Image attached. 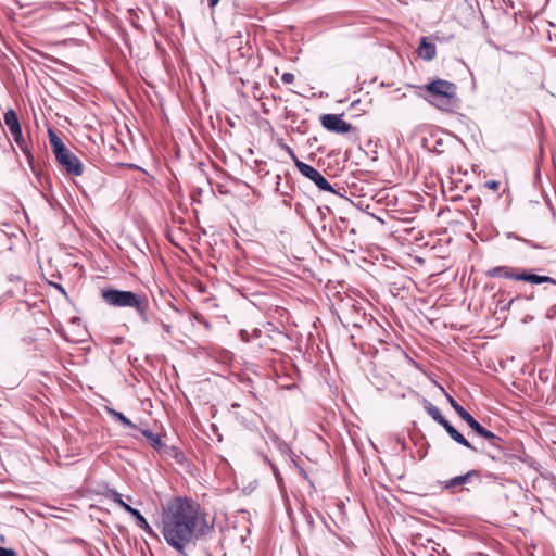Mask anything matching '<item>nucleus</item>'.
<instances>
[{"instance_id": "20", "label": "nucleus", "mask_w": 556, "mask_h": 556, "mask_svg": "<svg viewBox=\"0 0 556 556\" xmlns=\"http://www.w3.org/2000/svg\"><path fill=\"white\" fill-rule=\"evenodd\" d=\"M477 434H480L485 428L482 427L477 420L469 426Z\"/></svg>"}, {"instance_id": "23", "label": "nucleus", "mask_w": 556, "mask_h": 556, "mask_svg": "<svg viewBox=\"0 0 556 556\" xmlns=\"http://www.w3.org/2000/svg\"><path fill=\"white\" fill-rule=\"evenodd\" d=\"M475 420L476 419L469 414V416L466 417L464 421H466L468 426H471L475 422Z\"/></svg>"}, {"instance_id": "13", "label": "nucleus", "mask_w": 556, "mask_h": 556, "mask_svg": "<svg viewBox=\"0 0 556 556\" xmlns=\"http://www.w3.org/2000/svg\"><path fill=\"white\" fill-rule=\"evenodd\" d=\"M479 435L484 438L490 443V445L492 447H494L498 451H503L504 440L502 438L497 437L496 434L489 431L488 429H484Z\"/></svg>"}, {"instance_id": "1", "label": "nucleus", "mask_w": 556, "mask_h": 556, "mask_svg": "<svg viewBox=\"0 0 556 556\" xmlns=\"http://www.w3.org/2000/svg\"><path fill=\"white\" fill-rule=\"evenodd\" d=\"M157 528L168 546L189 556L188 551L212 533L214 521L197 500L179 495L162 506Z\"/></svg>"}, {"instance_id": "21", "label": "nucleus", "mask_w": 556, "mask_h": 556, "mask_svg": "<svg viewBox=\"0 0 556 556\" xmlns=\"http://www.w3.org/2000/svg\"><path fill=\"white\" fill-rule=\"evenodd\" d=\"M477 434H480L485 428L482 427L477 420L469 426Z\"/></svg>"}, {"instance_id": "27", "label": "nucleus", "mask_w": 556, "mask_h": 556, "mask_svg": "<svg viewBox=\"0 0 556 556\" xmlns=\"http://www.w3.org/2000/svg\"><path fill=\"white\" fill-rule=\"evenodd\" d=\"M447 401H448V403L451 404L452 407H454V405L457 404V402L454 400V397H452L450 395H447Z\"/></svg>"}, {"instance_id": "14", "label": "nucleus", "mask_w": 556, "mask_h": 556, "mask_svg": "<svg viewBox=\"0 0 556 556\" xmlns=\"http://www.w3.org/2000/svg\"><path fill=\"white\" fill-rule=\"evenodd\" d=\"M142 433L150 441L154 448H160L162 446V441L157 434H154L150 430H144Z\"/></svg>"}, {"instance_id": "24", "label": "nucleus", "mask_w": 556, "mask_h": 556, "mask_svg": "<svg viewBox=\"0 0 556 556\" xmlns=\"http://www.w3.org/2000/svg\"><path fill=\"white\" fill-rule=\"evenodd\" d=\"M53 286L55 287V289H58V291H60V292H61V293H63L64 295H66V294H67V293H66V291H65V289H64L61 285H59V283H54Z\"/></svg>"}, {"instance_id": "10", "label": "nucleus", "mask_w": 556, "mask_h": 556, "mask_svg": "<svg viewBox=\"0 0 556 556\" xmlns=\"http://www.w3.org/2000/svg\"><path fill=\"white\" fill-rule=\"evenodd\" d=\"M480 477V471L472 469L467 471L465 475L456 476L451 478L444 482H442V486L444 490H448L452 493H456L458 491L465 490L464 485L469 483L472 478Z\"/></svg>"}, {"instance_id": "25", "label": "nucleus", "mask_w": 556, "mask_h": 556, "mask_svg": "<svg viewBox=\"0 0 556 556\" xmlns=\"http://www.w3.org/2000/svg\"><path fill=\"white\" fill-rule=\"evenodd\" d=\"M463 420H465L466 417L469 416V413L464 408V410L459 412V414H457Z\"/></svg>"}, {"instance_id": "28", "label": "nucleus", "mask_w": 556, "mask_h": 556, "mask_svg": "<svg viewBox=\"0 0 556 556\" xmlns=\"http://www.w3.org/2000/svg\"><path fill=\"white\" fill-rule=\"evenodd\" d=\"M218 1L219 0H208L210 8H214L218 3Z\"/></svg>"}, {"instance_id": "4", "label": "nucleus", "mask_w": 556, "mask_h": 556, "mask_svg": "<svg viewBox=\"0 0 556 556\" xmlns=\"http://www.w3.org/2000/svg\"><path fill=\"white\" fill-rule=\"evenodd\" d=\"M49 142L56 162L66 170L68 175L80 176L84 173V166L79 159L72 153L62 139L52 130H48Z\"/></svg>"}, {"instance_id": "8", "label": "nucleus", "mask_w": 556, "mask_h": 556, "mask_svg": "<svg viewBox=\"0 0 556 556\" xmlns=\"http://www.w3.org/2000/svg\"><path fill=\"white\" fill-rule=\"evenodd\" d=\"M4 123L9 128L11 136L14 141L18 146V148L23 151V153L27 156V159L31 157V153L28 147L26 139L23 137L22 128L17 118V115L14 110H9L4 113Z\"/></svg>"}, {"instance_id": "12", "label": "nucleus", "mask_w": 556, "mask_h": 556, "mask_svg": "<svg viewBox=\"0 0 556 556\" xmlns=\"http://www.w3.org/2000/svg\"><path fill=\"white\" fill-rule=\"evenodd\" d=\"M126 511L134 516L137 520V525L140 529H142L147 534L151 536H155V532L152 527L149 525L147 519L141 515V513L131 506H126Z\"/></svg>"}, {"instance_id": "15", "label": "nucleus", "mask_w": 556, "mask_h": 556, "mask_svg": "<svg viewBox=\"0 0 556 556\" xmlns=\"http://www.w3.org/2000/svg\"><path fill=\"white\" fill-rule=\"evenodd\" d=\"M111 414L116 420L121 421L124 426L135 428V425L127 417H125L122 413L116 412V410H111Z\"/></svg>"}, {"instance_id": "7", "label": "nucleus", "mask_w": 556, "mask_h": 556, "mask_svg": "<svg viewBox=\"0 0 556 556\" xmlns=\"http://www.w3.org/2000/svg\"><path fill=\"white\" fill-rule=\"evenodd\" d=\"M290 154L294 161L295 167L303 176L312 180L320 190L332 193L336 192L328 180L316 168L300 161L292 151H290Z\"/></svg>"}, {"instance_id": "22", "label": "nucleus", "mask_w": 556, "mask_h": 556, "mask_svg": "<svg viewBox=\"0 0 556 556\" xmlns=\"http://www.w3.org/2000/svg\"><path fill=\"white\" fill-rule=\"evenodd\" d=\"M475 420L476 419L469 414V416L466 417L464 421H466L468 426H471L475 422Z\"/></svg>"}, {"instance_id": "31", "label": "nucleus", "mask_w": 556, "mask_h": 556, "mask_svg": "<svg viewBox=\"0 0 556 556\" xmlns=\"http://www.w3.org/2000/svg\"><path fill=\"white\" fill-rule=\"evenodd\" d=\"M488 477H489V478H492V479H494V480L498 479L494 473H488Z\"/></svg>"}, {"instance_id": "3", "label": "nucleus", "mask_w": 556, "mask_h": 556, "mask_svg": "<svg viewBox=\"0 0 556 556\" xmlns=\"http://www.w3.org/2000/svg\"><path fill=\"white\" fill-rule=\"evenodd\" d=\"M101 298L110 306L134 308L143 321H148L149 301L146 295L106 287L101 289Z\"/></svg>"}, {"instance_id": "5", "label": "nucleus", "mask_w": 556, "mask_h": 556, "mask_svg": "<svg viewBox=\"0 0 556 556\" xmlns=\"http://www.w3.org/2000/svg\"><path fill=\"white\" fill-rule=\"evenodd\" d=\"M485 275L490 278H504L511 279L516 281H525L532 285H540L544 282H549L556 285V280L548 276H540L535 274L528 273L526 269L513 267V266H495L489 268L485 271Z\"/></svg>"}, {"instance_id": "6", "label": "nucleus", "mask_w": 556, "mask_h": 556, "mask_svg": "<svg viewBox=\"0 0 556 556\" xmlns=\"http://www.w3.org/2000/svg\"><path fill=\"white\" fill-rule=\"evenodd\" d=\"M425 409L433 420H435L445 429V431L455 442L473 452H477V448L444 418V416L441 414V410L437 406L430 402H426Z\"/></svg>"}, {"instance_id": "18", "label": "nucleus", "mask_w": 556, "mask_h": 556, "mask_svg": "<svg viewBox=\"0 0 556 556\" xmlns=\"http://www.w3.org/2000/svg\"><path fill=\"white\" fill-rule=\"evenodd\" d=\"M294 75L292 73H283L281 76V80L283 84H292L294 81Z\"/></svg>"}, {"instance_id": "19", "label": "nucleus", "mask_w": 556, "mask_h": 556, "mask_svg": "<svg viewBox=\"0 0 556 556\" xmlns=\"http://www.w3.org/2000/svg\"><path fill=\"white\" fill-rule=\"evenodd\" d=\"M0 556H17V554L11 548L0 546Z\"/></svg>"}, {"instance_id": "30", "label": "nucleus", "mask_w": 556, "mask_h": 556, "mask_svg": "<svg viewBox=\"0 0 556 556\" xmlns=\"http://www.w3.org/2000/svg\"><path fill=\"white\" fill-rule=\"evenodd\" d=\"M515 300H516V299H511V300H509V302L507 303V307H508V308L513 305V303L515 302Z\"/></svg>"}, {"instance_id": "16", "label": "nucleus", "mask_w": 556, "mask_h": 556, "mask_svg": "<svg viewBox=\"0 0 556 556\" xmlns=\"http://www.w3.org/2000/svg\"><path fill=\"white\" fill-rule=\"evenodd\" d=\"M110 498H112L115 503H117L121 507L126 510V506H129L122 500V495L116 491H110Z\"/></svg>"}, {"instance_id": "29", "label": "nucleus", "mask_w": 556, "mask_h": 556, "mask_svg": "<svg viewBox=\"0 0 556 556\" xmlns=\"http://www.w3.org/2000/svg\"><path fill=\"white\" fill-rule=\"evenodd\" d=\"M163 328H164V330H165L167 333H170V329H172V327H170L169 325H165V324H164V325H163Z\"/></svg>"}, {"instance_id": "17", "label": "nucleus", "mask_w": 556, "mask_h": 556, "mask_svg": "<svg viewBox=\"0 0 556 556\" xmlns=\"http://www.w3.org/2000/svg\"><path fill=\"white\" fill-rule=\"evenodd\" d=\"M500 185L501 182L500 181H496V180H488L485 181L484 186L490 189V190H493V191H498L500 189Z\"/></svg>"}, {"instance_id": "11", "label": "nucleus", "mask_w": 556, "mask_h": 556, "mask_svg": "<svg viewBox=\"0 0 556 556\" xmlns=\"http://www.w3.org/2000/svg\"><path fill=\"white\" fill-rule=\"evenodd\" d=\"M418 55L426 60L431 61L435 58L437 47L434 43L429 42L427 37H422L417 49Z\"/></svg>"}, {"instance_id": "26", "label": "nucleus", "mask_w": 556, "mask_h": 556, "mask_svg": "<svg viewBox=\"0 0 556 556\" xmlns=\"http://www.w3.org/2000/svg\"><path fill=\"white\" fill-rule=\"evenodd\" d=\"M453 409H454L457 414H459V412L464 410V407L457 403L456 405H454Z\"/></svg>"}, {"instance_id": "9", "label": "nucleus", "mask_w": 556, "mask_h": 556, "mask_svg": "<svg viewBox=\"0 0 556 556\" xmlns=\"http://www.w3.org/2000/svg\"><path fill=\"white\" fill-rule=\"evenodd\" d=\"M319 121L321 126L330 132L344 135L354 129L352 124L342 119L341 115L338 114H324Z\"/></svg>"}, {"instance_id": "2", "label": "nucleus", "mask_w": 556, "mask_h": 556, "mask_svg": "<svg viewBox=\"0 0 556 556\" xmlns=\"http://www.w3.org/2000/svg\"><path fill=\"white\" fill-rule=\"evenodd\" d=\"M421 88L429 96L426 100L440 111L454 113L460 105V100L457 96L458 88L455 83L437 78Z\"/></svg>"}]
</instances>
